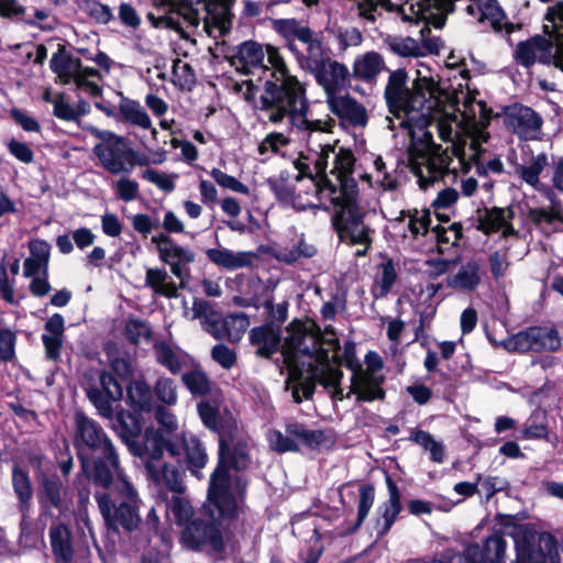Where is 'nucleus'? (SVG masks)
Masks as SVG:
<instances>
[{
    "label": "nucleus",
    "mask_w": 563,
    "mask_h": 563,
    "mask_svg": "<svg viewBox=\"0 0 563 563\" xmlns=\"http://www.w3.org/2000/svg\"><path fill=\"white\" fill-rule=\"evenodd\" d=\"M289 435L296 437L299 444H306L309 448H317L324 442L325 435L320 430H308L298 423H290L287 426Z\"/></svg>",
    "instance_id": "nucleus-42"
},
{
    "label": "nucleus",
    "mask_w": 563,
    "mask_h": 563,
    "mask_svg": "<svg viewBox=\"0 0 563 563\" xmlns=\"http://www.w3.org/2000/svg\"><path fill=\"white\" fill-rule=\"evenodd\" d=\"M210 176L222 188L232 190L234 192L243 194V195H249V192H250L249 187L246 185L241 183L235 177L225 174L224 172H222L219 168H212L210 170Z\"/></svg>",
    "instance_id": "nucleus-54"
},
{
    "label": "nucleus",
    "mask_w": 563,
    "mask_h": 563,
    "mask_svg": "<svg viewBox=\"0 0 563 563\" xmlns=\"http://www.w3.org/2000/svg\"><path fill=\"white\" fill-rule=\"evenodd\" d=\"M231 65L243 74L271 71L272 79L266 80L256 104L269 122L277 124L286 120L294 129L309 125L306 89L296 76L289 74L276 47L246 41L232 54Z\"/></svg>",
    "instance_id": "nucleus-4"
},
{
    "label": "nucleus",
    "mask_w": 563,
    "mask_h": 563,
    "mask_svg": "<svg viewBox=\"0 0 563 563\" xmlns=\"http://www.w3.org/2000/svg\"><path fill=\"white\" fill-rule=\"evenodd\" d=\"M507 124L522 140H538L542 132V118L531 108L515 106L509 109Z\"/></svg>",
    "instance_id": "nucleus-16"
},
{
    "label": "nucleus",
    "mask_w": 563,
    "mask_h": 563,
    "mask_svg": "<svg viewBox=\"0 0 563 563\" xmlns=\"http://www.w3.org/2000/svg\"><path fill=\"white\" fill-rule=\"evenodd\" d=\"M358 15L369 23L376 22V16L380 14L383 0H354Z\"/></svg>",
    "instance_id": "nucleus-61"
},
{
    "label": "nucleus",
    "mask_w": 563,
    "mask_h": 563,
    "mask_svg": "<svg viewBox=\"0 0 563 563\" xmlns=\"http://www.w3.org/2000/svg\"><path fill=\"white\" fill-rule=\"evenodd\" d=\"M100 81L101 76L98 70L82 66L73 82L81 92H85L90 97H98L101 95Z\"/></svg>",
    "instance_id": "nucleus-39"
},
{
    "label": "nucleus",
    "mask_w": 563,
    "mask_h": 563,
    "mask_svg": "<svg viewBox=\"0 0 563 563\" xmlns=\"http://www.w3.org/2000/svg\"><path fill=\"white\" fill-rule=\"evenodd\" d=\"M15 334L8 329H0V361L9 362L14 357Z\"/></svg>",
    "instance_id": "nucleus-62"
},
{
    "label": "nucleus",
    "mask_w": 563,
    "mask_h": 563,
    "mask_svg": "<svg viewBox=\"0 0 563 563\" xmlns=\"http://www.w3.org/2000/svg\"><path fill=\"white\" fill-rule=\"evenodd\" d=\"M118 197L123 201H133L139 196V184L130 178H121L115 184Z\"/></svg>",
    "instance_id": "nucleus-64"
},
{
    "label": "nucleus",
    "mask_w": 563,
    "mask_h": 563,
    "mask_svg": "<svg viewBox=\"0 0 563 563\" xmlns=\"http://www.w3.org/2000/svg\"><path fill=\"white\" fill-rule=\"evenodd\" d=\"M327 103L332 113L352 125L364 126L367 123L364 106L347 95L332 97Z\"/></svg>",
    "instance_id": "nucleus-20"
},
{
    "label": "nucleus",
    "mask_w": 563,
    "mask_h": 563,
    "mask_svg": "<svg viewBox=\"0 0 563 563\" xmlns=\"http://www.w3.org/2000/svg\"><path fill=\"white\" fill-rule=\"evenodd\" d=\"M331 32L334 40L338 42L339 48L342 51L352 46H358L363 41L361 32L355 27H336Z\"/></svg>",
    "instance_id": "nucleus-51"
},
{
    "label": "nucleus",
    "mask_w": 563,
    "mask_h": 563,
    "mask_svg": "<svg viewBox=\"0 0 563 563\" xmlns=\"http://www.w3.org/2000/svg\"><path fill=\"white\" fill-rule=\"evenodd\" d=\"M158 429H147L145 432L144 451L154 460H159L166 450L172 456L180 454L185 437L178 433V419L167 408L158 406L155 409Z\"/></svg>",
    "instance_id": "nucleus-8"
},
{
    "label": "nucleus",
    "mask_w": 563,
    "mask_h": 563,
    "mask_svg": "<svg viewBox=\"0 0 563 563\" xmlns=\"http://www.w3.org/2000/svg\"><path fill=\"white\" fill-rule=\"evenodd\" d=\"M12 482L19 499L22 504H26L32 497V487L27 474L19 467H14Z\"/></svg>",
    "instance_id": "nucleus-55"
},
{
    "label": "nucleus",
    "mask_w": 563,
    "mask_h": 563,
    "mask_svg": "<svg viewBox=\"0 0 563 563\" xmlns=\"http://www.w3.org/2000/svg\"><path fill=\"white\" fill-rule=\"evenodd\" d=\"M312 75L324 90L328 102L332 97L340 96L339 91L344 88L350 71L344 64L330 58L316 69Z\"/></svg>",
    "instance_id": "nucleus-17"
},
{
    "label": "nucleus",
    "mask_w": 563,
    "mask_h": 563,
    "mask_svg": "<svg viewBox=\"0 0 563 563\" xmlns=\"http://www.w3.org/2000/svg\"><path fill=\"white\" fill-rule=\"evenodd\" d=\"M156 357L158 363L167 367L174 374L178 373L181 368L177 354L165 343L156 345Z\"/></svg>",
    "instance_id": "nucleus-58"
},
{
    "label": "nucleus",
    "mask_w": 563,
    "mask_h": 563,
    "mask_svg": "<svg viewBox=\"0 0 563 563\" xmlns=\"http://www.w3.org/2000/svg\"><path fill=\"white\" fill-rule=\"evenodd\" d=\"M560 345L561 339L555 330L538 327L519 332L504 341L506 350L520 353L555 351Z\"/></svg>",
    "instance_id": "nucleus-11"
},
{
    "label": "nucleus",
    "mask_w": 563,
    "mask_h": 563,
    "mask_svg": "<svg viewBox=\"0 0 563 563\" xmlns=\"http://www.w3.org/2000/svg\"><path fill=\"white\" fill-rule=\"evenodd\" d=\"M251 343L256 347V353L268 357L275 353L280 343L279 329L272 324L254 328L250 333Z\"/></svg>",
    "instance_id": "nucleus-26"
},
{
    "label": "nucleus",
    "mask_w": 563,
    "mask_h": 563,
    "mask_svg": "<svg viewBox=\"0 0 563 563\" xmlns=\"http://www.w3.org/2000/svg\"><path fill=\"white\" fill-rule=\"evenodd\" d=\"M397 275L395 267L391 262H387L380 265V278L376 285V291L378 296H385L391 289L396 282Z\"/></svg>",
    "instance_id": "nucleus-59"
},
{
    "label": "nucleus",
    "mask_w": 563,
    "mask_h": 563,
    "mask_svg": "<svg viewBox=\"0 0 563 563\" xmlns=\"http://www.w3.org/2000/svg\"><path fill=\"white\" fill-rule=\"evenodd\" d=\"M515 56L523 66H530L537 62L543 64L553 62L555 67L563 71V46H555L553 42L542 36L519 43Z\"/></svg>",
    "instance_id": "nucleus-14"
},
{
    "label": "nucleus",
    "mask_w": 563,
    "mask_h": 563,
    "mask_svg": "<svg viewBox=\"0 0 563 563\" xmlns=\"http://www.w3.org/2000/svg\"><path fill=\"white\" fill-rule=\"evenodd\" d=\"M51 68L62 84L68 85L78 76L82 65L78 59L65 55H54L51 59Z\"/></svg>",
    "instance_id": "nucleus-35"
},
{
    "label": "nucleus",
    "mask_w": 563,
    "mask_h": 563,
    "mask_svg": "<svg viewBox=\"0 0 563 563\" xmlns=\"http://www.w3.org/2000/svg\"><path fill=\"white\" fill-rule=\"evenodd\" d=\"M128 400L137 411H148L152 407V393L143 379L133 380L128 387Z\"/></svg>",
    "instance_id": "nucleus-37"
},
{
    "label": "nucleus",
    "mask_w": 563,
    "mask_h": 563,
    "mask_svg": "<svg viewBox=\"0 0 563 563\" xmlns=\"http://www.w3.org/2000/svg\"><path fill=\"white\" fill-rule=\"evenodd\" d=\"M289 144V139L283 133H269L258 145V152L264 155L268 152L278 153Z\"/></svg>",
    "instance_id": "nucleus-60"
},
{
    "label": "nucleus",
    "mask_w": 563,
    "mask_h": 563,
    "mask_svg": "<svg viewBox=\"0 0 563 563\" xmlns=\"http://www.w3.org/2000/svg\"><path fill=\"white\" fill-rule=\"evenodd\" d=\"M267 440L269 446L279 453L297 451L299 449L296 437L289 435L287 431L284 434L278 430H271L267 433Z\"/></svg>",
    "instance_id": "nucleus-47"
},
{
    "label": "nucleus",
    "mask_w": 563,
    "mask_h": 563,
    "mask_svg": "<svg viewBox=\"0 0 563 563\" xmlns=\"http://www.w3.org/2000/svg\"><path fill=\"white\" fill-rule=\"evenodd\" d=\"M413 441L428 450L431 459L437 463H442L444 460V448L441 442L435 441L431 434L426 431H417L413 434Z\"/></svg>",
    "instance_id": "nucleus-50"
},
{
    "label": "nucleus",
    "mask_w": 563,
    "mask_h": 563,
    "mask_svg": "<svg viewBox=\"0 0 563 563\" xmlns=\"http://www.w3.org/2000/svg\"><path fill=\"white\" fill-rule=\"evenodd\" d=\"M437 240L439 243L456 245L462 236L461 225L457 223L448 227H437Z\"/></svg>",
    "instance_id": "nucleus-63"
},
{
    "label": "nucleus",
    "mask_w": 563,
    "mask_h": 563,
    "mask_svg": "<svg viewBox=\"0 0 563 563\" xmlns=\"http://www.w3.org/2000/svg\"><path fill=\"white\" fill-rule=\"evenodd\" d=\"M227 478L222 476V467L211 475L207 501L199 515L189 521L180 532L181 544L194 551L210 547L216 552L224 548L223 532L227 522L238 512L236 497L242 494L243 485L236 482L234 488L227 494Z\"/></svg>",
    "instance_id": "nucleus-5"
},
{
    "label": "nucleus",
    "mask_w": 563,
    "mask_h": 563,
    "mask_svg": "<svg viewBox=\"0 0 563 563\" xmlns=\"http://www.w3.org/2000/svg\"><path fill=\"white\" fill-rule=\"evenodd\" d=\"M207 257L216 265L227 269H239L250 266L255 260L253 252H233L228 249H209Z\"/></svg>",
    "instance_id": "nucleus-25"
},
{
    "label": "nucleus",
    "mask_w": 563,
    "mask_h": 563,
    "mask_svg": "<svg viewBox=\"0 0 563 563\" xmlns=\"http://www.w3.org/2000/svg\"><path fill=\"white\" fill-rule=\"evenodd\" d=\"M186 448L188 463L192 467V473L199 476L198 470L205 467L207 463V454L201 443L191 438L188 442L185 441L183 449Z\"/></svg>",
    "instance_id": "nucleus-45"
},
{
    "label": "nucleus",
    "mask_w": 563,
    "mask_h": 563,
    "mask_svg": "<svg viewBox=\"0 0 563 563\" xmlns=\"http://www.w3.org/2000/svg\"><path fill=\"white\" fill-rule=\"evenodd\" d=\"M185 317L189 320L199 319L202 328L216 339L239 341L250 325L244 313L230 314L221 318L206 300L195 299L192 307L186 309Z\"/></svg>",
    "instance_id": "nucleus-7"
},
{
    "label": "nucleus",
    "mask_w": 563,
    "mask_h": 563,
    "mask_svg": "<svg viewBox=\"0 0 563 563\" xmlns=\"http://www.w3.org/2000/svg\"><path fill=\"white\" fill-rule=\"evenodd\" d=\"M151 242L156 245L161 261L169 265L172 274L180 280V287H185L189 275L187 266L195 260L194 252L164 233L153 235Z\"/></svg>",
    "instance_id": "nucleus-12"
},
{
    "label": "nucleus",
    "mask_w": 563,
    "mask_h": 563,
    "mask_svg": "<svg viewBox=\"0 0 563 563\" xmlns=\"http://www.w3.org/2000/svg\"><path fill=\"white\" fill-rule=\"evenodd\" d=\"M383 383L382 376H373L362 371L355 372L351 379V390L347 396L353 393L357 395L358 400L373 401L380 399L384 396V391L380 388Z\"/></svg>",
    "instance_id": "nucleus-23"
},
{
    "label": "nucleus",
    "mask_w": 563,
    "mask_h": 563,
    "mask_svg": "<svg viewBox=\"0 0 563 563\" xmlns=\"http://www.w3.org/2000/svg\"><path fill=\"white\" fill-rule=\"evenodd\" d=\"M387 486L389 498L380 506V517L377 519V528L382 534L386 533L390 529L401 510L400 494L397 486L390 478H387Z\"/></svg>",
    "instance_id": "nucleus-30"
},
{
    "label": "nucleus",
    "mask_w": 563,
    "mask_h": 563,
    "mask_svg": "<svg viewBox=\"0 0 563 563\" xmlns=\"http://www.w3.org/2000/svg\"><path fill=\"white\" fill-rule=\"evenodd\" d=\"M288 368L286 389L292 399L301 402L311 397L316 383L322 385L335 399H343L340 382L343 376L340 366L355 372L362 371L355 356V344L346 342L339 355V340L334 332L320 333L313 321H294L287 327V336L282 346Z\"/></svg>",
    "instance_id": "nucleus-3"
},
{
    "label": "nucleus",
    "mask_w": 563,
    "mask_h": 563,
    "mask_svg": "<svg viewBox=\"0 0 563 563\" xmlns=\"http://www.w3.org/2000/svg\"><path fill=\"white\" fill-rule=\"evenodd\" d=\"M305 46V53L298 58L301 68L307 69L311 74L331 57L325 52L320 40L313 36L312 31L309 33L308 40L300 41Z\"/></svg>",
    "instance_id": "nucleus-29"
},
{
    "label": "nucleus",
    "mask_w": 563,
    "mask_h": 563,
    "mask_svg": "<svg viewBox=\"0 0 563 563\" xmlns=\"http://www.w3.org/2000/svg\"><path fill=\"white\" fill-rule=\"evenodd\" d=\"M145 286L154 294L166 298H177L180 283L177 285L164 268H147L145 274Z\"/></svg>",
    "instance_id": "nucleus-27"
},
{
    "label": "nucleus",
    "mask_w": 563,
    "mask_h": 563,
    "mask_svg": "<svg viewBox=\"0 0 563 563\" xmlns=\"http://www.w3.org/2000/svg\"><path fill=\"white\" fill-rule=\"evenodd\" d=\"M143 179L155 185L163 191L170 192L175 189V175H168L165 173H161L155 169H145L142 174Z\"/></svg>",
    "instance_id": "nucleus-57"
},
{
    "label": "nucleus",
    "mask_w": 563,
    "mask_h": 563,
    "mask_svg": "<svg viewBox=\"0 0 563 563\" xmlns=\"http://www.w3.org/2000/svg\"><path fill=\"white\" fill-rule=\"evenodd\" d=\"M481 283L479 264L476 261H470L461 266L457 273L446 278L449 287L460 290H473Z\"/></svg>",
    "instance_id": "nucleus-31"
},
{
    "label": "nucleus",
    "mask_w": 563,
    "mask_h": 563,
    "mask_svg": "<svg viewBox=\"0 0 563 563\" xmlns=\"http://www.w3.org/2000/svg\"><path fill=\"white\" fill-rule=\"evenodd\" d=\"M277 30L288 38H296L299 42L309 38L311 30L301 25L296 20H279L276 22Z\"/></svg>",
    "instance_id": "nucleus-53"
},
{
    "label": "nucleus",
    "mask_w": 563,
    "mask_h": 563,
    "mask_svg": "<svg viewBox=\"0 0 563 563\" xmlns=\"http://www.w3.org/2000/svg\"><path fill=\"white\" fill-rule=\"evenodd\" d=\"M549 166L550 162L548 155L545 153H539L532 156L528 162L519 165L517 173L525 184L541 192L548 199H552V197H554L553 189L541 179Z\"/></svg>",
    "instance_id": "nucleus-18"
},
{
    "label": "nucleus",
    "mask_w": 563,
    "mask_h": 563,
    "mask_svg": "<svg viewBox=\"0 0 563 563\" xmlns=\"http://www.w3.org/2000/svg\"><path fill=\"white\" fill-rule=\"evenodd\" d=\"M86 393L98 412L104 418H111L114 411L112 405L122 398L123 388L110 374L101 372L98 385H89Z\"/></svg>",
    "instance_id": "nucleus-15"
},
{
    "label": "nucleus",
    "mask_w": 563,
    "mask_h": 563,
    "mask_svg": "<svg viewBox=\"0 0 563 563\" xmlns=\"http://www.w3.org/2000/svg\"><path fill=\"white\" fill-rule=\"evenodd\" d=\"M119 102V112L122 119L132 124L136 125L141 129L147 130L152 126V121L145 109L141 106L139 101L132 100L122 95Z\"/></svg>",
    "instance_id": "nucleus-32"
},
{
    "label": "nucleus",
    "mask_w": 563,
    "mask_h": 563,
    "mask_svg": "<svg viewBox=\"0 0 563 563\" xmlns=\"http://www.w3.org/2000/svg\"><path fill=\"white\" fill-rule=\"evenodd\" d=\"M117 479L114 490L122 500L118 504L113 500L110 493L96 494L98 508L102 515L106 526L114 531L120 528L132 531L140 525L137 514L139 496L137 492L123 474L122 470L114 472Z\"/></svg>",
    "instance_id": "nucleus-6"
},
{
    "label": "nucleus",
    "mask_w": 563,
    "mask_h": 563,
    "mask_svg": "<svg viewBox=\"0 0 563 563\" xmlns=\"http://www.w3.org/2000/svg\"><path fill=\"white\" fill-rule=\"evenodd\" d=\"M49 539L56 559L64 563H69L73 559L69 530L63 525L54 526L49 530Z\"/></svg>",
    "instance_id": "nucleus-33"
},
{
    "label": "nucleus",
    "mask_w": 563,
    "mask_h": 563,
    "mask_svg": "<svg viewBox=\"0 0 563 563\" xmlns=\"http://www.w3.org/2000/svg\"><path fill=\"white\" fill-rule=\"evenodd\" d=\"M81 10L98 23L106 24L112 19L110 8L96 0L84 1Z\"/></svg>",
    "instance_id": "nucleus-56"
},
{
    "label": "nucleus",
    "mask_w": 563,
    "mask_h": 563,
    "mask_svg": "<svg viewBox=\"0 0 563 563\" xmlns=\"http://www.w3.org/2000/svg\"><path fill=\"white\" fill-rule=\"evenodd\" d=\"M154 393L157 399L166 406H175L177 404V387L170 378L162 377L157 379Z\"/></svg>",
    "instance_id": "nucleus-49"
},
{
    "label": "nucleus",
    "mask_w": 563,
    "mask_h": 563,
    "mask_svg": "<svg viewBox=\"0 0 563 563\" xmlns=\"http://www.w3.org/2000/svg\"><path fill=\"white\" fill-rule=\"evenodd\" d=\"M147 456L150 460L146 463V470L152 479L159 485H165L173 492L180 493L184 488L180 472L172 465H156L157 460Z\"/></svg>",
    "instance_id": "nucleus-28"
},
{
    "label": "nucleus",
    "mask_w": 563,
    "mask_h": 563,
    "mask_svg": "<svg viewBox=\"0 0 563 563\" xmlns=\"http://www.w3.org/2000/svg\"><path fill=\"white\" fill-rule=\"evenodd\" d=\"M77 428V441H81L88 448L100 451L103 457L109 461L113 471H120L119 460L113 448L102 428L85 415L77 412L75 417Z\"/></svg>",
    "instance_id": "nucleus-13"
},
{
    "label": "nucleus",
    "mask_w": 563,
    "mask_h": 563,
    "mask_svg": "<svg viewBox=\"0 0 563 563\" xmlns=\"http://www.w3.org/2000/svg\"><path fill=\"white\" fill-rule=\"evenodd\" d=\"M517 543V559L515 563H544L541 551L532 549L529 544ZM506 542L500 536L489 537L481 549L479 545H470L464 553L466 563H504Z\"/></svg>",
    "instance_id": "nucleus-10"
},
{
    "label": "nucleus",
    "mask_w": 563,
    "mask_h": 563,
    "mask_svg": "<svg viewBox=\"0 0 563 563\" xmlns=\"http://www.w3.org/2000/svg\"><path fill=\"white\" fill-rule=\"evenodd\" d=\"M231 12L227 3H211L207 4V14L203 19V29L210 36L223 35L230 30L231 26Z\"/></svg>",
    "instance_id": "nucleus-24"
},
{
    "label": "nucleus",
    "mask_w": 563,
    "mask_h": 563,
    "mask_svg": "<svg viewBox=\"0 0 563 563\" xmlns=\"http://www.w3.org/2000/svg\"><path fill=\"white\" fill-rule=\"evenodd\" d=\"M247 464V454L244 449L238 450L232 457L229 456V449L223 440L220 441V451H219V465L213 474L222 467V476L227 478V483L224 484L227 487V494L234 488L238 481L243 485V490L240 496L236 497V501L242 498L245 490V482L240 475L231 474L230 466L241 470L246 467Z\"/></svg>",
    "instance_id": "nucleus-19"
},
{
    "label": "nucleus",
    "mask_w": 563,
    "mask_h": 563,
    "mask_svg": "<svg viewBox=\"0 0 563 563\" xmlns=\"http://www.w3.org/2000/svg\"><path fill=\"white\" fill-rule=\"evenodd\" d=\"M44 99L53 104V114L56 118L64 121L78 120L79 111L66 100L64 95L59 93L54 98H49L48 93H46Z\"/></svg>",
    "instance_id": "nucleus-43"
},
{
    "label": "nucleus",
    "mask_w": 563,
    "mask_h": 563,
    "mask_svg": "<svg viewBox=\"0 0 563 563\" xmlns=\"http://www.w3.org/2000/svg\"><path fill=\"white\" fill-rule=\"evenodd\" d=\"M548 208H531L528 212L529 220L536 225L552 224L554 221L563 223V207L556 197H552Z\"/></svg>",
    "instance_id": "nucleus-36"
},
{
    "label": "nucleus",
    "mask_w": 563,
    "mask_h": 563,
    "mask_svg": "<svg viewBox=\"0 0 563 563\" xmlns=\"http://www.w3.org/2000/svg\"><path fill=\"white\" fill-rule=\"evenodd\" d=\"M81 467L89 479L103 487H109L112 483V473L102 461H89V459L79 454Z\"/></svg>",
    "instance_id": "nucleus-38"
},
{
    "label": "nucleus",
    "mask_w": 563,
    "mask_h": 563,
    "mask_svg": "<svg viewBox=\"0 0 563 563\" xmlns=\"http://www.w3.org/2000/svg\"><path fill=\"white\" fill-rule=\"evenodd\" d=\"M400 223L408 228L412 238H416L428 231L429 217L426 212L416 210L404 216Z\"/></svg>",
    "instance_id": "nucleus-52"
},
{
    "label": "nucleus",
    "mask_w": 563,
    "mask_h": 563,
    "mask_svg": "<svg viewBox=\"0 0 563 563\" xmlns=\"http://www.w3.org/2000/svg\"><path fill=\"white\" fill-rule=\"evenodd\" d=\"M183 383L194 395H205L210 391V380L201 369H192L183 375Z\"/></svg>",
    "instance_id": "nucleus-44"
},
{
    "label": "nucleus",
    "mask_w": 563,
    "mask_h": 563,
    "mask_svg": "<svg viewBox=\"0 0 563 563\" xmlns=\"http://www.w3.org/2000/svg\"><path fill=\"white\" fill-rule=\"evenodd\" d=\"M172 76L173 82L181 89H190L195 84V74L191 67L180 59L174 62Z\"/></svg>",
    "instance_id": "nucleus-48"
},
{
    "label": "nucleus",
    "mask_w": 563,
    "mask_h": 563,
    "mask_svg": "<svg viewBox=\"0 0 563 563\" xmlns=\"http://www.w3.org/2000/svg\"><path fill=\"white\" fill-rule=\"evenodd\" d=\"M515 213L511 208H493L479 219V229L485 233H500L503 236L517 235L511 224Z\"/></svg>",
    "instance_id": "nucleus-21"
},
{
    "label": "nucleus",
    "mask_w": 563,
    "mask_h": 563,
    "mask_svg": "<svg viewBox=\"0 0 563 563\" xmlns=\"http://www.w3.org/2000/svg\"><path fill=\"white\" fill-rule=\"evenodd\" d=\"M62 494L63 486L58 477L52 476L42 479L40 497L43 503L59 508L62 506Z\"/></svg>",
    "instance_id": "nucleus-41"
},
{
    "label": "nucleus",
    "mask_w": 563,
    "mask_h": 563,
    "mask_svg": "<svg viewBox=\"0 0 563 563\" xmlns=\"http://www.w3.org/2000/svg\"><path fill=\"white\" fill-rule=\"evenodd\" d=\"M314 245L300 238L292 245L279 251L278 258L286 263H295L301 258H310L316 254Z\"/></svg>",
    "instance_id": "nucleus-40"
},
{
    "label": "nucleus",
    "mask_w": 563,
    "mask_h": 563,
    "mask_svg": "<svg viewBox=\"0 0 563 563\" xmlns=\"http://www.w3.org/2000/svg\"><path fill=\"white\" fill-rule=\"evenodd\" d=\"M167 510L175 517L176 522L179 526H186L191 521L190 519L194 515V510L189 501L180 496H174L170 499L167 505Z\"/></svg>",
    "instance_id": "nucleus-46"
},
{
    "label": "nucleus",
    "mask_w": 563,
    "mask_h": 563,
    "mask_svg": "<svg viewBox=\"0 0 563 563\" xmlns=\"http://www.w3.org/2000/svg\"><path fill=\"white\" fill-rule=\"evenodd\" d=\"M543 30L555 46L563 47V1L548 8Z\"/></svg>",
    "instance_id": "nucleus-34"
},
{
    "label": "nucleus",
    "mask_w": 563,
    "mask_h": 563,
    "mask_svg": "<svg viewBox=\"0 0 563 563\" xmlns=\"http://www.w3.org/2000/svg\"><path fill=\"white\" fill-rule=\"evenodd\" d=\"M86 130L99 143L93 146V153L101 166L113 175L123 174L128 169V159L132 155L129 141L109 130H100L89 125Z\"/></svg>",
    "instance_id": "nucleus-9"
},
{
    "label": "nucleus",
    "mask_w": 563,
    "mask_h": 563,
    "mask_svg": "<svg viewBox=\"0 0 563 563\" xmlns=\"http://www.w3.org/2000/svg\"><path fill=\"white\" fill-rule=\"evenodd\" d=\"M385 68L383 56L374 51L357 55L352 67L354 78L365 82H374Z\"/></svg>",
    "instance_id": "nucleus-22"
},
{
    "label": "nucleus",
    "mask_w": 563,
    "mask_h": 563,
    "mask_svg": "<svg viewBox=\"0 0 563 563\" xmlns=\"http://www.w3.org/2000/svg\"><path fill=\"white\" fill-rule=\"evenodd\" d=\"M307 148L295 162L300 174H307L305 187L313 190L311 198H303V188L292 187L283 178L269 180V186L279 201L297 210L335 209L333 227L342 241L352 244H368L369 230L363 223V213L356 202L357 186L352 176L355 158L353 153L339 146L338 141L328 140L333 120H309Z\"/></svg>",
    "instance_id": "nucleus-2"
},
{
    "label": "nucleus",
    "mask_w": 563,
    "mask_h": 563,
    "mask_svg": "<svg viewBox=\"0 0 563 563\" xmlns=\"http://www.w3.org/2000/svg\"><path fill=\"white\" fill-rule=\"evenodd\" d=\"M429 71L418 69L408 89L406 71L397 69L385 88L391 114L386 117L388 128H400L410 137L411 167L421 188L440 179L455 180L460 172H467L489 137L486 104L468 90L453 96Z\"/></svg>",
    "instance_id": "nucleus-1"
}]
</instances>
